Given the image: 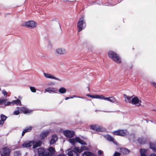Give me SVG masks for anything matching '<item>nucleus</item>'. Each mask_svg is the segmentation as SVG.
<instances>
[{"instance_id":"f257e3e1","label":"nucleus","mask_w":156,"mask_h":156,"mask_svg":"<svg viewBox=\"0 0 156 156\" xmlns=\"http://www.w3.org/2000/svg\"><path fill=\"white\" fill-rule=\"evenodd\" d=\"M89 148L86 146H82L80 149L78 147H75L73 150L71 149H69L67 151V154L69 156H80L78 153H80L83 151H88Z\"/></svg>"},{"instance_id":"f03ea898","label":"nucleus","mask_w":156,"mask_h":156,"mask_svg":"<svg viewBox=\"0 0 156 156\" xmlns=\"http://www.w3.org/2000/svg\"><path fill=\"white\" fill-rule=\"evenodd\" d=\"M108 54L109 56L115 62L118 63L121 62V60L120 58L115 52L110 51L108 52Z\"/></svg>"},{"instance_id":"7ed1b4c3","label":"nucleus","mask_w":156,"mask_h":156,"mask_svg":"<svg viewBox=\"0 0 156 156\" xmlns=\"http://www.w3.org/2000/svg\"><path fill=\"white\" fill-rule=\"evenodd\" d=\"M86 27V24L84 17H82L80 19L77 23V27L78 28V32H80L84 29Z\"/></svg>"},{"instance_id":"20e7f679","label":"nucleus","mask_w":156,"mask_h":156,"mask_svg":"<svg viewBox=\"0 0 156 156\" xmlns=\"http://www.w3.org/2000/svg\"><path fill=\"white\" fill-rule=\"evenodd\" d=\"M37 24L33 21H30L25 22L21 25L22 26L26 27L29 28H34L37 26Z\"/></svg>"},{"instance_id":"39448f33","label":"nucleus","mask_w":156,"mask_h":156,"mask_svg":"<svg viewBox=\"0 0 156 156\" xmlns=\"http://www.w3.org/2000/svg\"><path fill=\"white\" fill-rule=\"evenodd\" d=\"M11 152V150L8 147H4L0 151L2 156H9Z\"/></svg>"},{"instance_id":"423d86ee","label":"nucleus","mask_w":156,"mask_h":156,"mask_svg":"<svg viewBox=\"0 0 156 156\" xmlns=\"http://www.w3.org/2000/svg\"><path fill=\"white\" fill-rule=\"evenodd\" d=\"M37 153L39 156H47L49 154L48 151H45L44 149L40 147L37 149Z\"/></svg>"},{"instance_id":"0eeeda50","label":"nucleus","mask_w":156,"mask_h":156,"mask_svg":"<svg viewBox=\"0 0 156 156\" xmlns=\"http://www.w3.org/2000/svg\"><path fill=\"white\" fill-rule=\"evenodd\" d=\"M63 134L66 137L71 138L73 136L74 132L73 131L66 130L64 131Z\"/></svg>"},{"instance_id":"6e6552de","label":"nucleus","mask_w":156,"mask_h":156,"mask_svg":"<svg viewBox=\"0 0 156 156\" xmlns=\"http://www.w3.org/2000/svg\"><path fill=\"white\" fill-rule=\"evenodd\" d=\"M141 103V101L139 100L137 97H135L132 99L131 103L133 105H135L136 106H139L140 105Z\"/></svg>"},{"instance_id":"1a4fd4ad","label":"nucleus","mask_w":156,"mask_h":156,"mask_svg":"<svg viewBox=\"0 0 156 156\" xmlns=\"http://www.w3.org/2000/svg\"><path fill=\"white\" fill-rule=\"evenodd\" d=\"M90 129L94 130L97 132L101 131L102 130V128L100 126L96 125H91L90 126Z\"/></svg>"},{"instance_id":"9d476101","label":"nucleus","mask_w":156,"mask_h":156,"mask_svg":"<svg viewBox=\"0 0 156 156\" xmlns=\"http://www.w3.org/2000/svg\"><path fill=\"white\" fill-rule=\"evenodd\" d=\"M35 143L34 140H32L28 143H24L22 144V146L23 147H28L33 146Z\"/></svg>"},{"instance_id":"9b49d317","label":"nucleus","mask_w":156,"mask_h":156,"mask_svg":"<svg viewBox=\"0 0 156 156\" xmlns=\"http://www.w3.org/2000/svg\"><path fill=\"white\" fill-rule=\"evenodd\" d=\"M58 140V137L57 135L55 134L52 135L50 141V144L51 145L53 144L57 141Z\"/></svg>"},{"instance_id":"f8f14e48","label":"nucleus","mask_w":156,"mask_h":156,"mask_svg":"<svg viewBox=\"0 0 156 156\" xmlns=\"http://www.w3.org/2000/svg\"><path fill=\"white\" fill-rule=\"evenodd\" d=\"M44 75L45 76L46 78H47L52 79L55 80H57L59 81H61L62 80L58 78H57L55 76H54L50 74L44 73Z\"/></svg>"},{"instance_id":"ddd939ff","label":"nucleus","mask_w":156,"mask_h":156,"mask_svg":"<svg viewBox=\"0 0 156 156\" xmlns=\"http://www.w3.org/2000/svg\"><path fill=\"white\" fill-rule=\"evenodd\" d=\"M57 91V89L55 88L49 87L45 90L44 92H48L49 93H51V92L55 93Z\"/></svg>"},{"instance_id":"4468645a","label":"nucleus","mask_w":156,"mask_h":156,"mask_svg":"<svg viewBox=\"0 0 156 156\" xmlns=\"http://www.w3.org/2000/svg\"><path fill=\"white\" fill-rule=\"evenodd\" d=\"M49 131H44L40 134V137L41 139H44L49 134Z\"/></svg>"},{"instance_id":"2eb2a0df","label":"nucleus","mask_w":156,"mask_h":156,"mask_svg":"<svg viewBox=\"0 0 156 156\" xmlns=\"http://www.w3.org/2000/svg\"><path fill=\"white\" fill-rule=\"evenodd\" d=\"M120 136H129V132L126 129L119 130Z\"/></svg>"},{"instance_id":"dca6fc26","label":"nucleus","mask_w":156,"mask_h":156,"mask_svg":"<svg viewBox=\"0 0 156 156\" xmlns=\"http://www.w3.org/2000/svg\"><path fill=\"white\" fill-rule=\"evenodd\" d=\"M48 153L49 154L47 155V156H51L54 154L55 150L53 147H51L48 148Z\"/></svg>"},{"instance_id":"f3484780","label":"nucleus","mask_w":156,"mask_h":156,"mask_svg":"<svg viewBox=\"0 0 156 156\" xmlns=\"http://www.w3.org/2000/svg\"><path fill=\"white\" fill-rule=\"evenodd\" d=\"M56 53L59 55H63L66 53V50L63 48H58L56 50Z\"/></svg>"},{"instance_id":"a211bd4d","label":"nucleus","mask_w":156,"mask_h":156,"mask_svg":"<svg viewBox=\"0 0 156 156\" xmlns=\"http://www.w3.org/2000/svg\"><path fill=\"white\" fill-rule=\"evenodd\" d=\"M32 126H31L26 127L25 129L23 130L22 133V136H23L26 133L30 132L32 130Z\"/></svg>"},{"instance_id":"6ab92c4d","label":"nucleus","mask_w":156,"mask_h":156,"mask_svg":"<svg viewBox=\"0 0 156 156\" xmlns=\"http://www.w3.org/2000/svg\"><path fill=\"white\" fill-rule=\"evenodd\" d=\"M83 156H96V154L91 152L87 151H84L82 154Z\"/></svg>"},{"instance_id":"aec40b11","label":"nucleus","mask_w":156,"mask_h":156,"mask_svg":"<svg viewBox=\"0 0 156 156\" xmlns=\"http://www.w3.org/2000/svg\"><path fill=\"white\" fill-rule=\"evenodd\" d=\"M20 110L21 112H22L24 114H27L30 113L32 112V111L30 110L29 109L26 108L24 107H21L20 108Z\"/></svg>"},{"instance_id":"412c9836","label":"nucleus","mask_w":156,"mask_h":156,"mask_svg":"<svg viewBox=\"0 0 156 156\" xmlns=\"http://www.w3.org/2000/svg\"><path fill=\"white\" fill-rule=\"evenodd\" d=\"M104 100L108 101L111 102L113 103H116L117 101H116L115 99L113 97H110L109 98H105Z\"/></svg>"},{"instance_id":"4be33fe9","label":"nucleus","mask_w":156,"mask_h":156,"mask_svg":"<svg viewBox=\"0 0 156 156\" xmlns=\"http://www.w3.org/2000/svg\"><path fill=\"white\" fill-rule=\"evenodd\" d=\"M42 141L41 140H38L35 142L34 144L33 145V148L35 149L37 147L41 146L42 144Z\"/></svg>"},{"instance_id":"5701e85b","label":"nucleus","mask_w":156,"mask_h":156,"mask_svg":"<svg viewBox=\"0 0 156 156\" xmlns=\"http://www.w3.org/2000/svg\"><path fill=\"white\" fill-rule=\"evenodd\" d=\"M11 104L13 105H16L21 106V101L19 99H17L16 100H13L11 102Z\"/></svg>"},{"instance_id":"b1692460","label":"nucleus","mask_w":156,"mask_h":156,"mask_svg":"<svg viewBox=\"0 0 156 156\" xmlns=\"http://www.w3.org/2000/svg\"><path fill=\"white\" fill-rule=\"evenodd\" d=\"M96 4H97L98 5H106V6H113L116 4H116H112L110 3L109 2H106V3L105 2V3H103L102 2H96Z\"/></svg>"},{"instance_id":"393cba45","label":"nucleus","mask_w":156,"mask_h":156,"mask_svg":"<svg viewBox=\"0 0 156 156\" xmlns=\"http://www.w3.org/2000/svg\"><path fill=\"white\" fill-rule=\"evenodd\" d=\"M76 142L82 145H87V143L84 140L81 139L79 137H76Z\"/></svg>"},{"instance_id":"a878e982","label":"nucleus","mask_w":156,"mask_h":156,"mask_svg":"<svg viewBox=\"0 0 156 156\" xmlns=\"http://www.w3.org/2000/svg\"><path fill=\"white\" fill-rule=\"evenodd\" d=\"M150 147L153 151L156 152V144L155 143H150Z\"/></svg>"},{"instance_id":"bb28decb","label":"nucleus","mask_w":156,"mask_h":156,"mask_svg":"<svg viewBox=\"0 0 156 156\" xmlns=\"http://www.w3.org/2000/svg\"><path fill=\"white\" fill-rule=\"evenodd\" d=\"M147 150L146 149H142L140 150V156H147L146 153Z\"/></svg>"},{"instance_id":"cd10ccee","label":"nucleus","mask_w":156,"mask_h":156,"mask_svg":"<svg viewBox=\"0 0 156 156\" xmlns=\"http://www.w3.org/2000/svg\"><path fill=\"white\" fill-rule=\"evenodd\" d=\"M107 139L108 140L113 142L115 144H117L116 141L114 140L113 138L111 136H108L107 137Z\"/></svg>"},{"instance_id":"c85d7f7f","label":"nucleus","mask_w":156,"mask_h":156,"mask_svg":"<svg viewBox=\"0 0 156 156\" xmlns=\"http://www.w3.org/2000/svg\"><path fill=\"white\" fill-rule=\"evenodd\" d=\"M138 141L140 144H143L145 143L146 140L144 138L141 137L138 139Z\"/></svg>"},{"instance_id":"c756f323","label":"nucleus","mask_w":156,"mask_h":156,"mask_svg":"<svg viewBox=\"0 0 156 156\" xmlns=\"http://www.w3.org/2000/svg\"><path fill=\"white\" fill-rule=\"evenodd\" d=\"M127 136L128 137V138L130 140H134L135 138V135L134 133L130 134L129 133V135Z\"/></svg>"},{"instance_id":"7c9ffc66","label":"nucleus","mask_w":156,"mask_h":156,"mask_svg":"<svg viewBox=\"0 0 156 156\" xmlns=\"http://www.w3.org/2000/svg\"><path fill=\"white\" fill-rule=\"evenodd\" d=\"M69 142L71 144L73 145H74L76 143V137L75 138H73L72 139H69Z\"/></svg>"},{"instance_id":"2f4dec72","label":"nucleus","mask_w":156,"mask_h":156,"mask_svg":"<svg viewBox=\"0 0 156 156\" xmlns=\"http://www.w3.org/2000/svg\"><path fill=\"white\" fill-rule=\"evenodd\" d=\"M58 91L61 94H64L66 92V89L64 87H62L59 89Z\"/></svg>"},{"instance_id":"473e14b6","label":"nucleus","mask_w":156,"mask_h":156,"mask_svg":"<svg viewBox=\"0 0 156 156\" xmlns=\"http://www.w3.org/2000/svg\"><path fill=\"white\" fill-rule=\"evenodd\" d=\"M124 97L125 98H126L127 100L128 101V102L130 103H132V97H129L127 96L126 95L124 94Z\"/></svg>"},{"instance_id":"72a5a7b5","label":"nucleus","mask_w":156,"mask_h":156,"mask_svg":"<svg viewBox=\"0 0 156 156\" xmlns=\"http://www.w3.org/2000/svg\"><path fill=\"white\" fill-rule=\"evenodd\" d=\"M1 120H2L4 122L7 118V117L3 114H1L0 115Z\"/></svg>"},{"instance_id":"f704fd0d","label":"nucleus","mask_w":156,"mask_h":156,"mask_svg":"<svg viewBox=\"0 0 156 156\" xmlns=\"http://www.w3.org/2000/svg\"><path fill=\"white\" fill-rule=\"evenodd\" d=\"M122 152L123 154H127L129 153V151L128 149L124 148L122 150Z\"/></svg>"},{"instance_id":"c9c22d12","label":"nucleus","mask_w":156,"mask_h":156,"mask_svg":"<svg viewBox=\"0 0 156 156\" xmlns=\"http://www.w3.org/2000/svg\"><path fill=\"white\" fill-rule=\"evenodd\" d=\"M105 98V97L102 95H95V98H96L104 100V98Z\"/></svg>"},{"instance_id":"e433bc0d","label":"nucleus","mask_w":156,"mask_h":156,"mask_svg":"<svg viewBox=\"0 0 156 156\" xmlns=\"http://www.w3.org/2000/svg\"><path fill=\"white\" fill-rule=\"evenodd\" d=\"M105 98V97L102 95H95V98H96L104 100V98Z\"/></svg>"},{"instance_id":"4c0bfd02","label":"nucleus","mask_w":156,"mask_h":156,"mask_svg":"<svg viewBox=\"0 0 156 156\" xmlns=\"http://www.w3.org/2000/svg\"><path fill=\"white\" fill-rule=\"evenodd\" d=\"M113 134L115 135L120 136L119 130L113 131Z\"/></svg>"},{"instance_id":"58836bf2","label":"nucleus","mask_w":156,"mask_h":156,"mask_svg":"<svg viewBox=\"0 0 156 156\" xmlns=\"http://www.w3.org/2000/svg\"><path fill=\"white\" fill-rule=\"evenodd\" d=\"M6 101V99H0V105L3 103H5Z\"/></svg>"},{"instance_id":"ea45409f","label":"nucleus","mask_w":156,"mask_h":156,"mask_svg":"<svg viewBox=\"0 0 156 156\" xmlns=\"http://www.w3.org/2000/svg\"><path fill=\"white\" fill-rule=\"evenodd\" d=\"M30 89L31 91L32 92H34V93L36 92V89L35 88H34V87H30Z\"/></svg>"},{"instance_id":"a19ab883","label":"nucleus","mask_w":156,"mask_h":156,"mask_svg":"<svg viewBox=\"0 0 156 156\" xmlns=\"http://www.w3.org/2000/svg\"><path fill=\"white\" fill-rule=\"evenodd\" d=\"M120 153L115 151L114 154L113 156H120Z\"/></svg>"},{"instance_id":"79ce46f5","label":"nucleus","mask_w":156,"mask_h":156,"mask_svg":"<svg viewBox=\"0 0 156 156\" xmlns=\"http://www.w3.org/2000/svg\"><path fill=\"white\" fill-rule=\"evenodd\" d=\"M20 111L19 110H16L14 111L13 112V114L15 115H17L20 113Z\"/></svg>"},{"instance_id":"37998d69","label":"nucleus","mask_w":156,"mask_h":156,"mask_svg":"<svg viewBox=\"0 0 156 156\" xmlns=\"http://www.w3.org/2000/svg\"><path fill=\"white\" fill-rule=\"evenodd\" d=\"M2 93L4 95V96H5L6 97H7V92L5 90H3L2 91Z\"/></svg>"},{"instance_id":"c03bdc74","label":"nucleus","mask_w":156,"mask_h":156,"mask_svg":"<svg viewBox=\"0 0 156 156\" xmlns=\"http://www.w3.org/2000/svg\"><path fill=\"white\" fill-rule=\"evenodd\" d=\"M103 153V151L101 150H99L98 152V154L100 156Z\"/></svg>"},{"instance_id":"a18cd8bd","label":"nucleus","mask_w":156,"mask_h":156,"mask_svg":"<svg viewBox=\"0 0 156 156\" xmlns=\"http://www.w3.org/2000/svg\"><path fill=\"white\" fill-rule=\"evenodd\" d=\"M5 106H9V105L11 104V102L9 101H8L6 103L5 102L4 103Z\"/></svg>"},{"instance_id":"49530a36","label":"nucleus","mask_w":156,"mask_h":156,"mask_svg":"<svg viewBox=\"0 0 156 156\" xmlns=\"http://www.w3.org/2000/svg\"><path fill=\"white\" fill-rule=\"evenodd\" d=\"M47 85L50 86H53L55 85V83L53 82H50L48 83Z\"/></svg>"},{"instance_id":"de8ad7c7","label":"nucleus","mask_w":156,"mask_h":156,"mask_svg":"<svg viewBox=\"0 0 156 156\" xmlns=\"http://www.w3.org/2000/svg\"><path fill=\"white\" fill-rule=\"evenodd\" d=\"M4 123V122L2 121V120H0V125H3V124Z\"/></svg>"},{"instance_id":"09e8293b","label":"nucleus","mask_w":156,"mask_h":156,"mask_svg":"<svg viewBox=\"0 0 156 156\" xmlns=\"http://www.w3.org/2000/svg\"><path fill=\"white\" fill-rule=\"evenodd\" d=\"M90 97L93 98H95V95H90Z\"/></svg>"},{"instance_id":"8fccbe9b","label":"nucleus","mask_w":156,"mask_h":156,"mask_svg":"<svg viewBox=\"0 0 156 156\" xmlns=\"http://www.w3.org/2000/svg\"><path fill=\"white\" fill-rule=\"evenodd\" d=\"M153 86L156 88V83L154 82L153 83Z\"/></svg>"},{"instance_id":"3c124183","label":"nucleus","mask_w":156,"mask_h":156,"mask_svg":"<svg viewBox=\"0 0 156 156\" xmlns=\"http://www.w3.org/2000/svg\"><path fill=\"white\" fill-rule=\"evenodd\" d=\"M76 97H77V96H76V95H74L73 97H71L70 98H76Z\"/></svg>"},{"instance_id":"603ef678","label":"nucleus","mask_w":156,"mask_h":156,"mask_svg":"<svg viewBox=\"0 0 156 156\" xmlns=\"http://www.w3.org/2000/svg\"><path fill=\"white\" fill-rule=\"evenodd\" d=\"M70 98H71L70 97H67V98H65V100H67L68 99H70Z\"/></svg>"},{"instance_id":"864d4df0","label":"nucleus","mask_w":156,"mask_h":156,"mask_svg":"<svg viewBox=\"0 0 156 156\" xmlns=\"http://www.w3.org/2000/svg\"><path fill=\"white\" fill-rule=\"evenodd\" d=\"M151 122H152L156 124V121H154V122H153L152 121H151Z\"/></svg>"},{"instance_id":"5fc2aeb1","label":"nucleus","mask_w":156,"mask_h":156,"mask_svg":"<svg viewBox=\"0 0 156 156\" xmlns=\"http://www.w3.org/2000/svg\"><path fill=\"white\" fill-rule=\"evenodd\" d=\"M87 96H88V97H90V94H87Z\"/></svg>"},{"instance_id":"6e6d98bb","label":"nucleus","mask_w":156,"mask_h":156,"mask_svg":"<svg viewBox=\"0 0 156 156\" xmlns=\"http://www.w3.org/2000/svg\"><path fill=\"white\" fill-rule=\"evenodd\" d=\"M78 98H83L82 97H79V96H77V97Z\"/></svg>"},{"instance_id":"4d7b16f0","label":"nucleus","mask_w":156,"mask_h":156,"mask_svg":"<svg viewBox=\"0 0 156 156\" xmlns=\"http://www.w3.org/2000/svg\"><path fill=\"white\" fill-rule=\"evenodd\" d=\"M95 2H93L92 3V5H93V4H95Z\"/></svg>"},{"instance_id":"13d9d810","label":"nucleus","mask_w":156,"mask_h":156,"mask_svg":"<svg viewBox=\"0 0 156 156\" xmlns=\"http://www.w3.org/2000/svg\"><path fill=\"white\" fill-rule=\"evenodd\" d=\"M153 111H156V109H154V110Z\"/></svg>"},{"instance_id":"bf43d9fd","label":"nucleus","mask_w":156,"mask_h":156,"mask_svg":"<svg viewBox=\"0 0 156 156\" xmlns=\"http://www.w3.org/2000/svg\"><path fill=\"white\" fill-rule=\"evenodd\" d=\"M15 98L16 99L17 98L16 97H15Z\"/></svg>"},{"instance_id":"052dcab7","label":"nucleus","mask_w":156,"mask_h":156,"mask_svg":"<svg viewBox=\"0 0 156 156\" xmlns=\"http://www.w3.org/2000/svg\"><path fill=\"white\" fill-rule=\"evenodd\" d=\"M1 14V13L0 12V15Z\"/></svg>"}]
</instances>
